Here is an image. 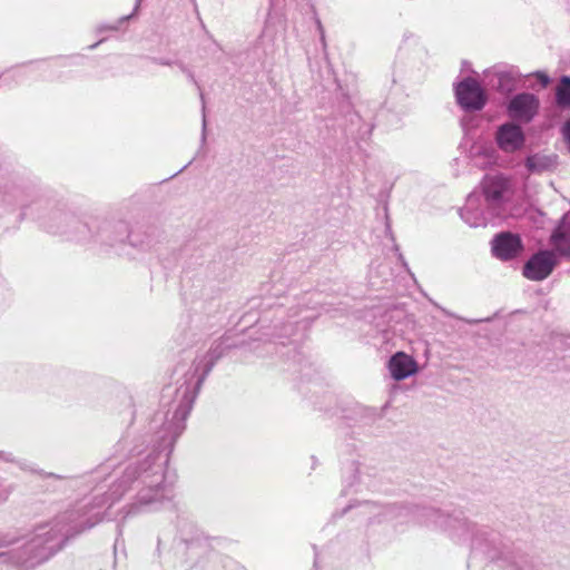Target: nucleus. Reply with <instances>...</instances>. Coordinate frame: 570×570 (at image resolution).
I'll return each instance as SVG.
<instances>
[{
  "label": "nucleus",
  "mask_w": 570,
  "mask_h": 570,
  "mask_svg": "<svg viewBox=\"0 0 570 570\" xmlns=\"http://www.w3.org/2000/svg\"><path fill=\"white\" fill-rule=\"evenodd\" d=\"M523 250V244L519 235L510 232L498 234L492 242V253L501 261L515 258Z\"/></svg>",
  "instance_id": "obj_3"
},
{
  "label": "nucleus",
  "mask_w": 570,
  "mask_h": 570,
  "mask_svg": "<svg viewBox=\"0 0 570 570\" xmlns=\"http://www.w3.org/2000/svg\"><path fill=\"white\" fill-rule=\"evenodd\" d=\"M550 243L561 255H570V224H561L551 235Z\"/></svg>",
  "instance_id": "obj_8"
},
{
  "label": "nucleus",
  "mask_w": 570,
  "mask_h": 570,
  "mask_svg": "<svg viewBox=\"0 0 570 570\" xmlns=\"http://www.w3.org/2000/svg\"><path fill=\"white\" fill-rule=\"evenodd\" d=\"M538 99L531 94H520L509 104V114L513 119L528 122L537 114Z\"/></svg>",
  "instance_id": "obj_4"
},
{
  "label": "nucleus",
  "mask_w": 570,
  "mask_h": 570,
  "mask_svg": "<svg viewBox=\"0 0 570 570\" xmlns=\"http://www.w3.org/2000/svg\"><path fill=\"white\" fill-rule=\"evenodd\" d=\"M553 165V160L548 157H541L539 155L530 156L527 159V167L531 171L541 173Z\"/></svg>",
  "instance_id": "obj_10"
},
{
  "label": "nucleus",
  "mask_w": 570,
  "mask_h": 570,
  "mask_svg": "<svg viewBox=\"0 0 570 570\" xmlns=\"http://www.w3.org/2000/svg\"><path fill=\"white\" fill-rule=\"evenodd\" d=\"M559 261L553 250H540L532 255L523 266L522 275L534 282L548 278Z\"/></svg>",
  "instance_id": "obj_1"
},
{
  "label": "nucleus",
  "mask_w": 570,
  "mask_h": 570,
  "mask_svg": "<svg viewBox=\"0 0 570 570\" xmlns=\"http://www.w3.org/2000/svg\"><path fill=\"white\" fill-rule=\"evenodd\" d=\"M389 370L395 381H402L417 372V364L412 356L397 352L390 358Z\"/></svg>",
  "instance_id": "obj_6"
},
{
  "label": "nucleus",
  "mask_w": 570,
  "mask_h": 570,
  "mask_svg": "<svg viewBox=\"0 0 570 570\" xmlns=\"http://www.w3.org/2000/svg\"><path fill=\"white\" fill-rule=\"evenodd\" d=\"M497 141L502 150L513 153L523 146L524 136L519 126L505 124L498 129Z\"/></svg>",
  "instance_id": "obj_5"
},
{
  "label": "nucleus",
  "mask_w": 570,
  "mask_h": 570,
  "mask_svg": "<svg viewBox=\"0 0 570 570\" xmlns=\"http://www.w3.org/2000/svg\"><path fill=\"white\" fill-rule=\"evenodd\" d=\"M556 99L558 106L562 108L570 107V77H562L557 90Z\"/></svg>",
  "instance_id": "obj_9"
},
{
  "label": "nucleus",
  "mask_w": 570,
  "mask_h": 570,
  "mask_svg": "<svg viewBox=\"0 0 570 570\" xmlns=\"http://www.w3.org/2000/svg\"><path fill=\"white\" fill-rule=\"evenodd\" d=\"M456 98L468 110H481L487 102L484 89L473 78H466L456 86Z\"/></svg>",
  "instance_id": "obj_2"
},
{
  "label": "nucleus",
  "mask_w": 570,
  "mask_h": 570,
  "mask_svg": "<svg viewBox=\"0 0 570 570\" xmlns=\"http://www.w3.org/2000/svg\"><path fill=\"white\" fill-rule=\"evenodd\" d=\"M510 188V180L502 175L485 176L482 189L489 203L499 204Z\"/></svg>",
  "instance_id": "obj_7"
}]
</instances>
